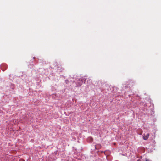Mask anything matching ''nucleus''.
I'll return each mask as SVG.
<instances>
[{"instance_id": "f257e3e1", "label": "nucleus", "mask_w": 161, "mask_h": 161, "mask_svg": "<svg viewBox=\"0 0 161 161\" xmlns=\"http://www.w3.org/2000/svg\"><path fill=\"white\" fill-rule=\"evenodd\" d=\"M149 136V134L148 133L146 135L143 136V139L145 140H146L148 139Z\"/></svg>"}, {"instance_id": "f03ea898", "label": "nucleus", "mask_w": 161, "mask_h": 161, "mask_svg": "<svg viewBox=\"0 0 161 161\" xmlns=\"http://www.w3.org/2000/svg\"><path fill=\"white\" fill-rule=\"evenodd\" d=\"M87 140L88 142H92L93 141V139L91 137H89L87 139Z\"/></svg>"}, {"instance_id": "7ed1b4c3", "label": "nucleus", "mask_w": 161, "mask_h": 161, "mask_svg": "<svg viewBox=\"0 0 161 161\" xmlns=\"http://www.w3.org/2000/svg\"><path fill=\"white\" fill-rule=\"evenodd\" d=\"M142 134V132H141L140 133V134Z\"/></svg>"}]
</instances>
